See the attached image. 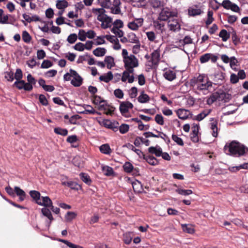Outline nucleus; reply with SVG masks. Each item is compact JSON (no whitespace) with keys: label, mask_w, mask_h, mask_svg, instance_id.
I'll return each instance as SVG.
<instances>
[{"label":"nucleus","mask_w":248,"mask_h":248,"mask_svg":"<svg viewBox=\"0 0 248 248\" xmlns=\"http://www.w3.org/2000/svg\"><path fill=\"white\" fill-rule=\"evenodd\" d=\"M190 84L193 87L200 91L208 90L211 92L214 90L212 88V82L203 74L200 75L197 77L191 79Z\"/></svg>","instance_id":"1"},{"label":"nucleus","mask_w":248,"mask_h":248,"mask_svg":"<svg viewBox=\"0 0 248 248\" xmlns=\"http://www.w3.org/2000/svg\"><path fill=\"white\" fill-rule=\"evenodd\" d=\"M224 150L227 155L239 156L244 155L248 149L240 143L233 141L229 144H226Z\"/></svg>","instance_id":"2"},{"label":"nucleus","mask_w":248,"mask_h":248,"mask_svg":"<svg viewBox=\"0 0 248 248\" xmlns=\"http://www.w3.org/2000/svg\"><path fill=\"white\" fill-rule=\"evenodd\" d=\"M122 55L125 69H129L130 71H134V68L139 66L138 59L134 55H129L126 49L122 50Z\"/></svg>","instance_id":"3"},{"label":"nucleus","mask_w":248,"mask_h":248,"mask_svg":"<svg viewBox=\"0 0 248 248\" xmlns=\"http://www.w3.org/2000/svg\"><path fill=\"white\" fill-rule=\"evenodd\" d=\"M92 12L97 16V20L101 22V26L102 28L107 29L110 26L112 19L106 14L104 8H93Z\"/></svg>","instance_id":"4"},{"label":"nucleus","mask_w":248,"mask_h":248,"mask_svg":"<svg viewBox=\"0 0 248 248\" xmlns=\"http://www.w3.org/2000/svg\"><path fill=\"white\" fill-rule=\"evenodd\" d=\"M121 2L120 0H103L102 5L110 8L111 13L114 14H119L121 13Z\"/></svg>","instance_id":"5"},{"label":"nucleus","mask_w":248,"mask_h":248,"mask_svg":"<svg viewBox=\"0 0 248 248\" xmlns=\"http://www.w3.org/2000/svg\"><path fill=\"white\" fill-rule=\"evenodd\" d=\"M177 13L171 11L169 8H163L159 13L158 19L160 21H166L169 18L176 17Z\"/></svg>","instance_id":"6"},{"label":"nucleus","mask_w":248,"mask_h":248,"mask_svg":"<svg viewBox=\"0 0 248 248\" xmlns=\"http://www.w3.org/2000/svg\"><path fill=\"white\" fill-rule=\"evenodd\" d=\"M143 21L142 18H135L128 23L127 27L132 31H138L143 25Z\"/></svg>","instance_id":"7"},{"label":"nucleus","mask_w":248,"mask_h":248,"mask_svg":"<svg viewBox=\"0 0 248 248\" xmlns=\"http://www.w3.org/2000/svg\"><path fill=\"white\" fill-rule=\"evenodd\" d=\"M133 107V104L130 102L123 101L121 102L119 109L121 113L123 116L127 117L129 110L132 108Z\"/></svg>","instance_id":"8"},{"label":"nucleus","mask_w":248,"mask_h":248,"mask_svg":"<svg viewBox=\"0 0 248 248\" xmlns=\"http://www.w3.org/2000/svg\"><path fill=\"white\" fill-rule=\"evenodd\" d=\"M168 27L171 31L174 32L179 31L181 29L179 20L174 18L170 19L168 22Z\"/></svg>","instance_id":"9"},{"label":"nucleus","mask_w":248,"mask_h":248,"mask_svg":"<svg viewBox=\"0 0 248 248\" xmlns=\"http://www.w3.org/2000/svg\"><path fill=\"white\" fill-rule=\"evenodd\" d=\"M14 86H16L18 89H24L26 91H31L32 90V86H31L29 83H27L23 80H18L16 81L14 84Z\"/></svg>","instance_id":"10"},{"label":"nucleus","mask_w":248,"mask_h":248,"mask_svg":"<svg viewBox=\"0 0 248 248\" xmlns=\"http://www.w3.org/2000/svg\"><path fill=\"white\" fill-rule=\"evenodd\" d=\"M134 71H130L129 69H125L123 73V75L121 77V80L123 82L128 81L130 83L133 82L134 81V77L133 73Z\"/></svg>","instance_id":"11"},{"label":"nucleus","mask_w":248,"mask_h":248,"mask_svg":"<svg viewBox=\"0 0 248 248\" xmlns=\"http://www.w3.org/2000/svg\"><path fill=\"white\" fill-rule=\"evenodd\" d=\"M203 12L197 5L189 7L188 9V15L191 16L200 15Z\"/></svg>","instance_id":"12"},{"label":"nucleus","mask_w":248,"mask_h":248,"mask_svg":"<svg viewBox=\"0 0 248 248\" xmlns=\"http://www.w3.org/2000/svg\"><path fill=\"white\" fill-rule=\"evenodd\" d=\"M178 117L183 120H185L191 117L192 114L191 112L187 110L184 108H180L176 111Z\"/></svg>","instance_id":"13"},{"label":"nucleus","mask_w":248,"mask_h":248,"mask_svg":"<svg viewBox=\"0 0 248 248\" xmlns=\"http://www.w3.org/2000/svg\"><path fill=\"white\" fill-rule=\"evenodd\" d=\"M37 204L45 207H50L52 206V202L48 196H42L39 201L37 202Z\"/></svg>","instance_id":"14"},{"label":"nucleus","mask_w":248,"mask_h":248,"mask_svg":"<svg viewBox=\"0 0 248 248\" xmlns=\"http://www.w3.org/2000/svg\"><path fill=\"white\" fill-rule=\"evenodd\" d=\"M113 108L110 107L107 104L106 101L104 100L103 103L98 106V109L100 110H104V113L107 115L111 114L113 112Z\"/></svg>","instance_id":"15"},{"label":"nucleus","mask_w":248,"mask_h":248,"mask_svg":"<svg viewBox=\"0 0 248 248\" xmlns=\"http://www.w3.org/2000/svg\"><path fill=\"white\" fill-rule=\"evenodd\" d=\"M157 132L158 133V134L155 135L152 132H147L144 133V135L146 138H149L150 137H155V138H161L164 139L165 140H169V138L166 134H164L162 132H158V131H157Z\"/></svg>","instance_id":"16"},{"label":"nucleus","mask_w":248,"mask_h":248,"mask_svg":"<svg viewBox=\"0 0 248 248\" xmlns=\"http://www.w3.org/2000/svg\"><path fill=\"white\" fill-rule=\"evenodd\" d=\"M210 121H213L210 124V129L212 130V135L213 137L216 138L218 135L217 122L213 118H211Z\"/></svg>","instance_id":"17"},{"label":"nucleus","mask_w":248,"mask_h":248,"mask_svg":"<svg viewBox=\"0 0 248 248\" xmlns=\"http://www.w3.org/2000/svg\"><path fill=\"white\" fill-rule=\"evenodd\" d=\"M85 110L81 111L80 113L84 114H100V113L97 111H96L95 109L90 105H84L83 106Z\"/></svg>","instance_id":"18"},{"label":"nucleus","mask_w":248,"mask_h":248,"mask_svg":"<svg viewBox=\"0 0 248 248\" xmlns=\"http://www.w3.org/2000/svg\"><path fill=\"white\" fill-rule=\"evenodd\" d=\"M14 191L16 195L19 197V200L20 201H23L25 199L26 194L25 191L21 189L19 187L15 186L14 187Z\"/></svg>","instance_id":"19"},{"label":"nucleus","mask_w":248,"mask_h":248,"mask_svg":"<svg viewBox=\"0 0 248 248\" xmlns=\"http://www.w3.org/2000/svg\"><path fill=\"white\" fill-rule=\"evenodd\" d=\"M213 55L210 53L205 54L200 57V61L202 63L207 62L210 59H212V62H215L216 60V57H213Z\"/></svg>","instance_id":"20"},{"label":"nucleus","mask_w":248,"mask_h":248,"mask_svg":"<svg viewBox=\"0 0 248 248\" xmlns=\"http://www.w3.org/2000/svg\"><path fill=\"white\" fill-rule=\"evenodd\" d=\"M113 77L112 73L111 71L108 72L107 73L104 74L100 76L99 79L100 81L108 83L112 79Z\"/></svg>","instance_id":"21"},{"label":"nucleus","mask_w":248,"mask_h":248,"mask_svg":"<svg viewBox=\"0 0 248 248\" xmlns=\"http://www.w3.org/2000/svg\"><path fill=\"white\" fill-rule=\"evenodd\" d=\"M148 151L151 154H155L156 156H160L162 152V149L158 146L149 147Z\"/></svg>","instance_id":"22"},{"label":"nucleus","mask_w":248,"mask_h":248,"mask_svg":"<svg viewBox=\"0 0 248 248\" xmlns=\"http://www.w3.org/2000/svg\"><path fill=\"white\" fill-rule=\"evenodd\" d=\"M133 189L135 192L140 193L143 191V188L141 183L138 180H135L132 182Z\"/></svg>","instance_id":"23"},{"label":"nucleus","mask_w":248,"mask_h":248,"mask_svg":"<svg viewBox=\"0 0 248 248\" xmlns=\"http://www.w3.org/2000/svg\"><path fill=\"white\" fill-rule=\"evenodd\" d=\"M56 6L59 10L64 11V9L68 6V2L65 0H57Z\"/></svg>","instance_id":"24"},{"label":"nucleus","mask_w":248,"mask_h":248,"mask_svg":"<svg viewBox=\"0 0 248 248\" xmlns=\"http://www.w3.org/2000/svg\"><path fill=\"white\" fill-rule=\"evenodd\" d=\"M151 56H152L151 60H152V63L154 64L157 63L159 62V59H160V50H159V49L158 48V49L154 50L152 52Z\"/></svg>","instance_id":"25"},{"label":"nucleus","mask_w":248,"mask_h":248,"mask_svg":"<svg viewBox=\"0 0 248 248\" xmlns=\"http://www.w3.org/2000/svg\"><path fill=\"white\" fill-rule=\"evenodd\" d=\"M164 77L169 81H172L176 78V74L173 71L167 70H166L164 74Z\"/></svg>","instance_id":"26"},{"label":"nucleus","mask_w":248,"mask_h":248,"mask_svg":"<svg viewBox=\"0 0 248 248\" xmlns=\"http://www.w3.org/2000/svg\"><path fill=\"white\" fill-rule=\"evenodd\" d=\"M211 109H206L203 110L202 112L195 116L194 119L198 121H201L204 118L208 116L211 112Z\"/></svg>","instance_id":"27"},{"label":"nucleus","mask_w":248,"mask_h":248,"mask_svg":"<svg viewBox=\"0 0 248 248\" xmlns=\"http://www.w3.org/2000/svg\"><path fill=\"white\" fill-rule=\"evenodd\" d=\"M104 62L107 66V67L109 69H110L115 65L114 59L111 56H106L105 58Z\"/></svg>","instance_id":"28"},{"label":"nucleus","mask_w":248,"mask_h":248,"mask_svg":"<svg viewBox=\"0 0 248 248\" xmlns=\"http://www.w3.org/2000/svg\"><path fill=\"white\" fill-rule=\"evenodd\" d=\"M100 151L101 153L105 155H110L112 152L111 149L108 144H104L99 147Z\"/></svg>","instance_id":"29"},{"label":"nucleus","mask_w":248,"mask_h":248,"mask_svg":"<svg viewBox=\"0 0 248 248\" xmlns=\"http://www.w3.org/2000/svg\"><path fill=\"white\" fill-rule=\"evenodd\" d=\"M107 52V50L103 47H97L95 49L93 53V54L97 57H103L104 56Z\"/></svg>","instance_id":"30"},{"label":"nucleus","mask_w":248,"mask_h":248,"mask_svg":"<svg viewBox=\"0 0 248 248\" xmlns=\"http://www.w3.org/2000/svg\"><path fill=\"white\" fill-rule=\"evenodd\" d=\"M179 46L183 47L185 45L192 44L193 43V40L189 36H186L183 40H179Z\"/></svg>","instance_id":"31"},{"label":"nucleus","mask_w":248,"mask_h":248,"mask_svg":"<svg viewBox=\"0 0 248 248\" xmlns=\"http://www.w3.org/2000/svg\"><path fill=\"white\" fill-rule=\"evenodd\" d=\"M62 184L63 186H66L71 189H78V184L73 181H63V179H61Z\"/></svg>","instance_id":"32"},{"label":"nucleus","mask_w":248,"mask_h":248,"mask_svg":"<svg viewBox=\"0 0 248 248\" xmlns=\"http://www.w3.org/2000/svg\"><path fill=\"white\" fill-rule=\"evenodd\" d=\"M144 159L150 165L155 166L158 164L157 160L153 156L147 155L144 157Z\"/></svg>","instance_id":"33"},{"label":"nucleus","mask_w":248,"mask_h":248,"mask_svg":"<svg viewBox=\"0 0 248 248\" xmlns=\"http://www.w3.org/2000/svg\"><path fill=\"white\" fill-rule=\"evenodd\" d=\"M218 92H217L213 93L207 100V104L208 105H211L215 102L217 100L219 99Z\"/></svg>","instance_id":"34"},{"label":"nucleus","mask_w":248,"mask_h":248,"mask_svg":"<svg viewBox=\"0 0 248 248\" xmlns=\"http://www.w3.org/2000/svg\"><path fill=\"white\" fill-rule=\"evenodd\" d=\"M31 197L35 201L36 203L39 201L41 198V194L39 192L36 190H31L30 191Z\"/></svg>","instance_id":"35"},{"label":"nucleus","mask_w":248,"mask_h":248,"mask_svg":"<svg viewBox=\"0 0 248 248\" xmlns=\"http://www.w3.org/2000/svg\"><path fill=\"white\" fill-rule=\"evenodd\" d=\"M181 226L183 231L186 233L192 234L194 232V229L190 224H182Z\"/></svg>","instance_id":"36"},{"label":"nucleus","mask_w":248,"mask_h":248,"mask_svg":"<svg viewBox=\"0 0 248 248\" xmlns=\"http://www.w3.org/2000/svg\"><path fill=\"white\" fill-rule=\"evenodd\" d=\"M127 39L129 42L131 43H139V40L136 34L133 32L130 33L127 36Z\"/></svg>","instance_id":"37"},{"label":"nucleus","mask_w":248,"mask_h":248,"mask_svg":"<svg viewBox=\"0 0 248 248\" xmlns=\"http://www.w3.org/2000/svg\"><path fill=\"white\" fill-rule=\"evenodd\" d=\"M82 83V78L80 76L74 78L71 81V83L75 87L80 86Z\"/></svg>","instance_id":"38"},{"label":"nucleus","mask_w":248,"mask_h":248,"mask_svg":"<svg viewBox=\"0 0 248 248\" xmlns=\"http://www.w3.org/2000/svg\"><path fill=\"white\" fill-rule=\"evenodd\" d=\"M198 128H194L192 130V133L190 134L191 140L194 142H197L199 141V139L198 136Z\"/></svg>","instance_id":"39"},{"label":"nucleus","mask_w":248,"mask_h":248,"mask_svg":"<svg viewBox=\"0 0 248 248\" xmlns=\"http://www.w3.org/2000/svg\"><path fill=\"white\" fill-rule=\"evenodd\" d=\"M42 213L44 216L48 218L50 222L53 220L50 211L46 207H44L42 209Z\"/></svg>","instance_id":"40"},{"label":"nucleus","mask_w":248,"mask_h":248,"mask_svg":"<svg viewBox=\"0 0 248 248\" xmlns=\"http://www.w3.org/2000/svg\"><path fill=\"white\" fill-rule=\"evenodd\" d=\"M219 36L222 38L223 41H226L230 36V34L225 30H222L219 34Z\"/></svg>","instance_id":"41"},{"label":"nucleus","mask_w":248,"mask_h":248,"mask_svg":"<svg viewBox=\"0 0 248 248\" xmlns=\"http://www.w3.org/2000/svg\"><path fill=\"white\" fill-rule=\"evenodd\" d=\"M218 92L219 95V100H224L225 102H226L231 98V96L230 94L224 93L223 92Z\"/></svg>","instance_id":"42"},{"label":"nucleus","mask_w":248,"mask_h":248,"mask_svg":"<svg viewBox=\"0 0 248 248\" xmlns=\"http://www.w3.org/2000/svg\"><path fill=\"white\" fill-rule=\"evenodd\" d=\"M81 179L87 185H90L91 183V180L90 176L86 173H81L79 174Z\"/></svg>","instance_id":"43"},{"label":"nucleus","mask_w":248,"mask_h":248,"mask_svg":"<svg viewBox=\"0 0 248 248\" xmlns=\"http://www.w3.org/2000/svg\"><path fill=\"white\" fill-rule=\"evenodd\" d=\"M54 131L56 134L63 136H66L68 134V131L66 129L61 127H56L54 128Z\"/></svg>","instance_id":"44"},{"label":"nucleus","mask_w":248,"mask_h":248,"mask_svg":"<svg viewBox=\"0 0 248 248\" xmlns=\"http://www.w3.org/2000/svg\"><path fill=\"white\" fill-rule=\"evenodd\" d=\"M175 191L178 194L184 196L189 195L193 193L190 189H183L180 188H177Z\"/></svg>","instance_id":"45"},{"label":"nucleus","mask_w":248,"mask_h":248,"mask_svg":"<svg viewBox=\"0 0 248 248\" xmlns=\"http://www.w3.org/2000/svg\"><path fill=\"white\" fill-rule=\"evenodd\" d=\"M149 100V96L143 93L138 97V101L141 103H147Z\"/></svg>","instance_id":"46"},{"label":"nucleus","mask_w":248,"mask_h":248,"mask_svg":"<svg viewBox=\"0 0 248 248\" xmlns=\"http://www.w3.org/2000/svg\"><path fill=\"white\" fill-rule=\"evenodd\" d=\"M151 5L154 8H158L163 6V2L160 0H151Z\"/></svg>","instance_id":"47"},{"label":"nucleus","mask_w":248,"mask_h":248,"mask_svg":"<svg viewBox=\"0 0 248 248\" xmlns=\"http://www.w3.org/2000/svg\"><path fill=\"white\" fill-rule=\"evenodd\" d=\"M124 169L126 172L130 173L133 170V166L129 162H126L123 166Z\"/></svg>","instance_id":"48"},{"label":"nucleus","mask_w":248,"mask_h":248,"mask_svg":"<svg viewBox=\"0 0 248 248\" xmlns=\"http://www.w3.org/2000/svg\"><path fill=\"white\" fill-rule=\"evenodd\" d=\"M78 35L76 33H72L70 34L67 38V41L70 44H74L77 40Z\"/></svg>","instance_id":"49"},{"label":"nucleus","mask_w":248,"mask_h":248,"mask_svg":"<svg viewBox=\"0 0 248 248\" xmlns=\"http://www.w3.org/2000/svg\"><path fill=\"white\" fill-rule=\"evenodd\" d=\"M78 38L81 41H84L87 38L86 32L83 30H80L78 33Z\"/></svg>","instance_id":"50"},{"label":"nucleus","mask_w":248,"mask_h":248,"mask_svg":"<svg viewBox=\"0 0 248 248\" xmlns=\"http://www.w3.org/2000/svg\"><path fill=\"white\" fill-rule=\"evenodd\" d=\"M31 35L27 31H23L22 39L25 43H29L31 40Z\"/></svg>","instance_id":"51"},{"label":"nucleus","mask_w":248,"mask_h":248,"mask_svg":"<svg viewBox=\"0 0 248 248\" xmlns=\"http://www.w3.org/2000/svg\"><path fill=\"white\" fill-rule=\"evenodd\" d=\"M146 35L148 39V40L150 41L154 42L155 41L156 39V35L154 31H150L146 32Z\"/></svg>","instance_id":"52"},{"label":"nucleus","mask_w":248,"mask_h":248,"mask_svg":"<svg viewBox=\"0 0 248 248\" xmlns=\"http://www.w3.org/2000/svg\"><path fill=\"white\" fill-rule=\"evenodd\" d=\"M105 35L104 36H97L96 38L94 40L95 41V45H102L105 43Z\"/></svg>","instance_id":"53"},{"label":"nucleus","mask_w":248,"mask_h":248,"mask_svg":"<svg viewBox=\"0 0 248 248\" xmlns=\"http://www.w3.org/2000/svg\"><path fill=\"white\" fill-rule=\"evenodd\" d=\"M77 216V214L73 212H68L65 215V219L67 221H70Z\"/></svg>","instance_id":"54"},{"label":"nucleus","mask_w":248,"mask_h":248,"mask_svg":"<svg viewBox=\"0 0 248 248\" xmlns=\"http://www.w3.org/2000/svg\"><path fill=\"white\" fill-rule=\"evenodd\" d=\"M103 170L104 174L107 176H110L113 173V170L112 168L108 166H104L103 167Z\"/></svg>","instance_id":"55"},{"label":"nucleus","mask_w":248,"mask_h":248,"mask_svg":"<svg viewBox=\"0 0 248 248\" xmlns=\"http://www.w3.org/2000/svg\"><path fill=\"white\" fill-rule=\"evenodd\" d=\"M111 31L119 37H122L124 35L123 31L118 28H112Z\"/></svg>","instance_id":"56"},{"label":"nucleus","mask_w":248,"mask_h":248,"mask_svg":"<svg viewBox=\"0 0 248 248\" xmlns=\"http://www.w3.org/2000/svg\"><path fill=\"white\" fill-rule=\"evenodd\" d=\"M14 78L16 79V81L22 79L23 78V73L22 70L18 68L16 70Z\"/></svg>","instance_id":"57"},{"label":"nucleus","mask_w":248,"mask_h":248,"mask_svg":"<svg viewBox=\"0 0 248 248\" xmlns=\"http://www.w3.org/2000/svg\"><path fill=\"white\" fill-rule=\"evenodd\" d=\"M238 61L237 59L234 57H232L230 58V65L231 67L235 71H236V68L235 67V66L236 65V64L237 63Z\"/></svg>","instance_id":"58"},{"label":"nucleus","mask_w":248,"mask_h":248,"mask_svg":"<svg viewBox=\"0 0 248 248\" xmlns=\"http://www.w3.org/2000/svg\"><path fill=\"white\" fill-rule=\"evenodd\" d=\"M39 100L40 103L43 106H46L48 105V101L44 94H41L39 95Z\"/></svg>","instance_id":"59"},{"label":"nucleus","mask_w":248,"mask_h":248,"mask_svg":"<svg viewBox=\"0 0 248 248\" xmlns=\"http://www.w3.org/2000/svg\"><path fill=\"white\" fill-rule=\"evenodd\" d=\"M172 139L173 141H174L176 143H177V144L180 146H183L184 145V142L182 140V139L179 137H178L177 135H172Z\"/></svg>","instance_id":"60"},{"label":"nucleus","mask_w":248,"mask_h":248,"mask_svg":"<svg viewBox=\"0 0 248 248\" xmlns=\"http://www.w3.org/2000/svg\"><path fill=\"white\" fill-rule=\"evenodd\" d=\"M84 44L78 42L74 46L73 48L75 50L79 51H83L84 50Z\"/></svg>","instance_id":"61"},{"label":"nucleus","mask_w":248,"mask_h":248,"mask_svg":"<svg viewBox=\"0 0 248 248\" xmlns=\"http://www.w3.org/2000/svg\"><path fill=\"white\" fill-rule=\"evenodd\" d=\"M103 101L104 100L99 96L94 95L93 96V102L96 105L99 106L101 103H103Z\"/></svg>","instance_id":"62"},{"label":"nucleus","mask_w":248,"mask_h":248,"mask_svg":"<svg viewBox=\"0 0 248 248\" xmlns=\"http://www.w3.org/2000/svg\"><path fill=\"white\" fill-rule=\"evenodd\" d=\"M98 122L101 125L106 127L111 128L112 127L110 121L108 120H102V121H99Z\"/></svg>","instance_id":"63"},{"label":"nucleus","mask_w":248,"mask_h":248,"mask_svg":"<svg viewBox=\"0 0 248 248\" xmlns=\"http://www.w3.org/2000/svg\"><path fill=\"white\" fill-rule=\"evenodd\" d=\"M155 119L156 123L158 124L161 125H163L164 124V119L161 114H156Z\"/></svg>","instance_id":"64"}]
</instances>
